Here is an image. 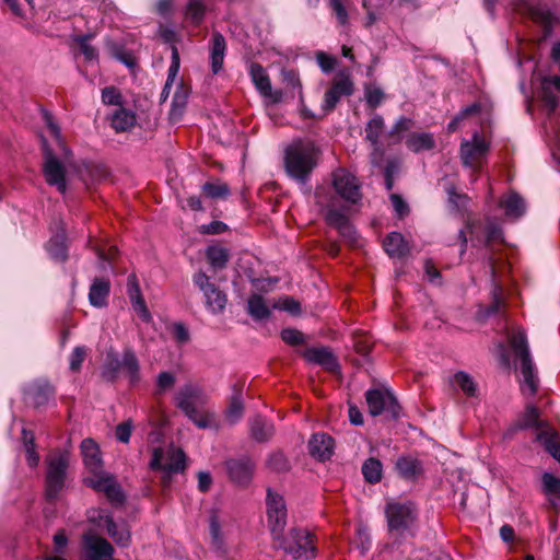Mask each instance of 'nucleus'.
Listing matches in <instances>:
<instances>
[{"label":"nucleus","instance_id":"nucleus-14","mask_svg":"<svg viewBox=\"0 0 560 560\" xmlns=\"http://www.w3.org/2000/svg\"><path fill=\"white\" fill-rule=\"evenodd\" d=\"M85 479V485L97 492L104 493L112 504H121L125 500L122 490L116 478L108 474L96 472Z\"/></svg>","mask_w":560,"mask_h":560},{"label":"nucleus","instance_id":"nucleus-27","mask_svg":"<svg viewBox=\"0 0 560 560\" xmlns=\"http://www.w3.org/2000/svg\"><path fill=\"white\" fill-rule=\"evenodd\" d=\"M537 441L540 442L546 450L556 460L560 463V435L549 427L540 430L537 433Z\"/></svg>","mask_w":560,"mask_h":560},{"label":"nucleus","instance_id":"nucleus-6","mask_svg":"<svg viewBox=\"0 0 560 560\" xmlns=\"http://www.w3.org/2000/svg\"><path fill=\"white\" fill-rule=\"evenodd\" d=\"M315 198L317 205L325 206L327 208V212L325 214L326 222L338 230L340 235L347 240V242L351 245H355L357 233L345 212V208L337 209L332 199L330 201H326L322 189L316 190Z\"/></svg>","mask_w":560,"mask_h":560},{"label":"nucleus","instance_id":"nucleus-51","mask_svg":"<svg viewBox=\"0 0 560 560\" xmlns=\"http://www.w3.org/2000/svg\"><path fill=\"white\" fill-rule=\"evenodd\" d=\"M210 533H211V536H212V540H213V545L215 547V550L222 556H226L228 553V550H226V547L220 536V525H219V522H218V518L215 515H213L211 517V521H210Z\"/></svg>","mask_w":560,"mask_h":560},{"label":"nucleus","instance_id":"nucleus-15","mask_svg":"<svg viewBox=\"0 0 560 560\" xmlns=\"http://www.w3.org/2000/svg\"><path fill=\"white\" fill-rule=\"evenodd\" d=\"M194 283L202 291L206 305L211 312L219 313L224 310L228 301L225 293L212 283L205 272H197L194 276Z\"/></svg>","mask_w":560,"mask_h":560},{"label":"nucleus","instance_id":"nucleus-30","mask_svg":"<svg viewBox=\"0 0 560 560\" xmlns=\"http://www.w3.org/2000/svg\"><path fill=\"white\" fill-rule=\"evenodd\" d=\"M383 247L390 257L400 258L408 253V246L402 235L397 232H393L385 237Z\"/></svg>","mask_w":560,"mask_h":560},{"label":"nucleus","instance_id":"nucleus-55","mask_svg":"<svg viewBox=\"0 0 560 560\" xmlns=\"http://www.w3.org/2000/svg\"><path fill=\"white\" fill-rule=\"evenodd\" d=\"M413 127V121L410 118L401 117L397 120V122L393 126L389 137L396 138V141H400V135L405 131L410 130Z\"/></svg>","mask_w":560,"mask_h":560},{"label":"nucleus","instance_id":"nucleus-63","mask_svg":"<svg viewBox=\"0 0 560 560\" xmlns=\"http://www.w3.org/2000/svg\"><path fill=\"white\" fill-rule=\"evenodd\" d=\"M275 307H278L280 310H283V311H287L293 315H296L300 313V303L298 301H295L294 299L292 298H284V299H281L279 300L275 305Z\"/></svg>","mask_w":560,"mask_h":560},{"label":"nucleus","instance_id":"nucleus-31","mask_svg":"<svg viewBox=\"0 0 560 560\" xmlns=\"http://www.w3.org/2000/svg\"><path fill=\"white\" fill-rule=\"evenodd\" d=\"M109 294V281L103 278H96L91 285L89 300L93 306L102 307L106 304Z\"/></svg>","mask_w":560,"mask_h":560},{"label":"nucleus","instance_id":"nucleus-53","mask_svg":"<svg viewBox=\"0 0 560 560\" xmlns=\"http://www.w3.org/2000/svg\"><path fill=\"white\" fill-rule=\"evenodd\" d=\"M179 70V55L175 46L172 48V63L168 69V78L164 85L163 93H168L171 85Z\"/></svg>","mask_w":560,"mask_h":560},{"label":"nucleus","instance_id":"nucleus-49","mask_svg":"<svg viewBox=\"0 0 560 560\" xmlns=\"http://www.w3.org/2000/svg\"><path fill=\"white\" fill-rule=\"evenodd\" d=\"M542 491L546 495L560 498V479L552 474L544 472L541 476Z\"/></svg>","mask_w":560,"mask_h":560},{"label":"nucleus","instance_id":"nucleus-42","mask_svg":"<svg viewBox=\"0 0 560 560\" xmlns=\"http://www.w3.org/2000/svg\"><path fill=\"white\" fill-rule=\"evenodd\" d=\"M384 129V119L375 115L372 119L369 120L365 127V138L368 141L372 143V145H376L378 143L380 136L383 133Z\"/></svg>","mask_w":560,"mask_h":560},{"label":"nucleus","instance_id":"nucleus-44","mask_svg":"<svg viewBox=\"0 0 560 560\" xmlns=\"http://www.w3.org/2000/svg\"><path fill=\"white\" fill-rule=\"evenodd\" d=\"M522 429L536 428L544 430L548 424L539 419V411L534 406H528L523 415L520 425Z\"/></svg>","mask_w":560,"mask_h":560},{"label":"nucleus","instance_id":"nucleus-52","mask_svg":"<svg viewBox=\"0 0 560 560\" xmlns=\"http://www.w3.org/2000/svg\"><path fill=\"white\" fill-rule=\"evenodd\" d=\"M454 381L456 385H458L462 390L468 396H474L476 392V386L472 378L465 372H458L454 376Z\"/></svg>","mask_w":560,"mask_h":560},{"label":"nucleus","instance_id":"nucleus-61","mask_svg":"<svg viewBox=\"0 0 560 560\" xmlns=\"http://www.w3.org/2000/svg\"><path fill=\"white\" fill-rule=\"evenodd\" d=\"M316 60L320 69L326 73L330 72L335 68L337 62L335 57L327 55L324 51H319L316 54Z\"/></svg>","mask_w":560,"mask_h":560},{"label":"nucleus","instance_id":"nucleus-20","mask_svg":"<svg viewBox=\"0 0 560 560\" xmlns=\"http://www.w3.org/2000/svg\"><path fill=\"white\" fill-rule=\"evenodd\" d=\"M225 465L229 476L234 482L245 485L252 479L255 465L250 459H230Z\"/></svg>","mask_w":560,"mask_h":560},{"label":"nucleus","instance_id":"nucleus-50","mask_svg":"<svg viewBox=\"0 0 560 560\" xmlns=\"http://www.w3.org/2000/svg\"><path fill=\"white\" fill-rule=\"evenodd\" d=\"M205 4L201 0H190L186 9V18L191 20L195 25H198L205 14Z\"/></svg>","mask_w":560,"mask_h":560},{"label":"nucleus","instance_id":"nucleus-24","mask_svg":"<svg viewBox=\"0 0 560 560\" xmlns=\"http://www.w3.org/2000/svg\"><path fill=\"white\" fill-rule=\"evenodd\" d=\"M81 454L84 465L93 472H100L102 468V459L97 444L92 439H85L81 443Z\"/></svg>","mask_w":560,"mask_h":560},{"label":"nucleus","instance_id":"nucleus-2","mask_svg":"<svg viewBox=\"0 0 560 560\" xmlns=\"http://www.w3.org/2000/svg\"><path fill=\"white\" fill-rule=\"evenodd\" d=\"M174 400L176 407L198 428L206 429L214 424V412L205 408L208 397L199 387L191 384L183 386L176 393Z\"/></svg>","mask_w":560,"mask_h":560},{"label":"nucleus","instance_id":"nucleus-57","mask_svg":"<svg viewBox=\"0 0 560 560\" xmlns=\"http://www.w3.org/2000/svg\"><path fill=\"white\" fill-rule=\"evenodd\" d=\"M282 340L290 346H299L305 342L304 335L292 328H287L281 331Z\"/></svg>","mask_w":560,"mask_h":560},{"label":"nucleus","instance_id":"nucleus-38","mask_svg":"<svg viewBox=\"0 0 560 560\" xmlns=\"http://www.w3.org/2000/svg\"><path fill=\"white\" fill-rule=\"evenodd\" d=\"M201 191L206 197L211 199H225L231 194L229 185L219 179L205 183L201 187Z\"/></svg>","mask_w":560,"mask_h":560},{"label":"nucleus","instance_id":"nucleus-32","mask_svg":"<svg viewBox=\"0 0 560 560\" xmlns=\"http://www.w3.org/2000/svg\"><path fill=\"white\" fill-rule=\"evenodd\" d=\"M121 369H124L129 382L136 384L140 380L139 361L131 349H125L121 360Z\"/></svg>","mask_w":560,"mask_h":560},{"label":"nucleus","instance_id":"nucleus-1","mask_svg":"<svg viewBox=\"0 0 560 560\" xmlns=\"http://www.w3.org/2000/svg\"><path fill=\"white\" fill-rule=\"evenodd\" d=\"M320 151L311 140H294L285 149L287 173L294 179L305 183L319 160Z\"/></svg>","mask_w":560,"mask_h":560},{"label":"nucleus","instance_id":"nucleus-48","mask_svg":"<svg viewBox=\"0 0 560 560\" xmlns=\"http://www.w3.org/2000/svg\"><path fill=\"white\" fill-rule=\"evenodd\" d=\"M266 465L276 472H284L290 469V463L281 452L271 453L266 460Z\"/></svg>","mask_w":560,"mask_h":560},{"label":"nucleus","instance_id":"nucleus-21","mask_svg":"<svg viewBox=\"0 0 560 560\" xmlns=\"http://www.w3.org/2000/svg\"><path fill=\"white\" fill-rule=\"evenodd\" d=\"M308 450L313 457L324 462L334 453V440L326 433H316L308 442Z\"/></svg>","mask_w":560,"mask_h":560},{"label":"nucleus","instance_id":"nucleus-28","mask_svg":"<svg viewBox=\"0 0 560 560\" xmlns=\"http://www.w3.org/2000/svg\"><path fill=\"white\" fill-rule=\"evenodd\" d=\"M243 384L233 386V395L225 410V418L230 423L237 422L243 417L244 405L242 399Z\"/></svg>","mask_w":560,"mask_h":560},{"label":"nucleus","instance_id":"nucleus-19","mask_svg":"<svg viewBox=\"0 0 560 560\" xmlns=\"http://www.w3.org/2000/svg\"><path fill=\"white\" fill-rule=\"evenodd\" d=\"M127 294L133 311L137 312L144 322H149L151 319V315L141 293L138 278L135 273L129 275L127 278Z\"/></svg>","mask_w":560,"mask_h":560},{"label":"nucleus","instance_id":"nucleus-13","mask_svg":"<svg viewBox=\"0 0 560 560\" xmlns=\"http://www.w3.org/2000/svg\"><path fill=\"white\" fill-rule=\"evenodd\" d=\"M332 185L336 192L347 202L355 205L362 195L358 178L345 168L332 173Z\"/></svg>","mask_w":560,"mask_h":560},{"label":"nucleus","instance_id":"nucleus-56","mask_svg":"<svg viewBox=\"0 0 560 560\" xmlns=\"http://www.w3.org/2000/svg\"><path fill=\"white\" fill-rule=\"evenodd\" d=\"M175 384V377L170 372H161L156 378V394L161 395L171 389Z\"/></svg>","mask_w":560,"mask_h":560},{"label":"nucleus","instance_id":"nucleus-46","mask_svg":"<svg viewBox=\"0 0 560 560\" xmlns=\"http://www.w3.org/2000/svg\"><path fill=\"white\" fill-rule=\"evenodd\" d=\"M47 250L51 258L57 261H65L68 258V248L63 237L56 236L47 244Z\"/></svg>","mask_w":560,"mask_h":560},{"label":"nucleus","instance_id":"nucleus-4","mask_svg":"<svg viewBox=\"0 0 560 560\" xmlns=\"http://www.w3.org/2000/svg\"><path fill=\"white\" fill-rule=\"evenodd\" d=\"M276 546L294 559L310 560L316 555L314 536L306 529L292 528L288 535L273 538Z\"/></svg>","mask_w":560,"mask_h":560},{"label":"nucleus","instance_id":"nucleus-59","mask_svg":"<svg viewBox=\"0 0 560 560\" xmlns=\"http://www.w3.org/2000/svg\"><path fill=\"white\" fill-rule=\"evenodd\" d=\"M120 369L121 362L118 360H112L105 365L102 376L108 382H114L117 378Z\"/></svg>","mask_w":560,"mask_h":560},{"label":"nucleus","instance_id":"nucleus-62","mask_svg":"<svg viewBox=\"0 0 560 560\" xmlns=\"http://www.w3.org/2000/svg\"><path fill=\"white\" fill-rule=\"evenodd\" d=\"M365 98H366V103L369 104V106H371L372 108H375L376 106H378L382 103V101L384 98V93L378 88H366Z\"/></svg>","mask_w":560,"mask_h":560},{"label":"nucleus","instance_id":"nucleus-16","mask_svg":"<svg viewBox=\"0 0 560 560\" xmlns=\"http://www.w3.org/2000/svg\"><path fill=\"white\" fill-rule=\"evenodd\" d=\"M43 173L48 185L55 186L60 194L66 192V168L49 150L45 152Z\"/></svg>","mask_w":560,"mask_h":560},{"label":"nucleus","instance_id":"nucleus-40","mask_svg":"<svg viewBox=\"0 0 560 560\" xmlns=\"http://www.w3.org/2000/svg\"><path fill=\"white\" fill-rule=\"evenodd\" d=\"M501 207L504 208L506 215L520 218L525 212V202L517 194H511L501 201Z\"/></svg>","mask_w":560,"mask_h":560},{"label":"nucleus","instance_id":"nucleus-3","mask_svg":"<svg viewBox=\"0 0 560 560\" xmlns=\"http://www.w3.org/2000/svg\"><path fill=\"white\" fill-rule=\"evenodd\" d=\"M508 341L515 358L520 361L524 382L523 392L535 395L538 390V377L525 331L520 327L512 328L508 331Z\"/></svg>","mask_w":560,"mask_h":560},{"label":"nucleus","instance_id":"nucleus-25","mask_svg":"<svg viewBox=\"0 0 560 560\" xmlns=\"http://www.w3.org/2000/svg\"><path fill=\"white\" fill-rule=\"evenodd\" d=\"M555 91L560 92V77L551 75L544 78L540 85V95L549 112H553L558 105V98Z\"/></svg>","mask_w":560,"mask_h":560},{"label":"nucleus","instance_id":"nucleus-34","mask_svg":"<svg viewBox=\"0 0 560 560\" xmlns=\"http://www.w3.org/2000/svg\"><path fill=\"white\" fill-rule=\"evenodd\" d=\"M136 124V116L132 112L125 108H118L112 116V127L117 132H124L131 129Z\"/></svg>","mask_w":560,"mask_h":560},{"label":"nucleus","instance_id":"nucleus-17","mask_svg":"<svg viewBox=\"0 0 560 560\" xmlns=\"http://www.w3.org/2000/svg\"><path fill=\"white\" fill-rule=\"evenodd\" d=\"M83 547L91 560H103L114 553V547L105 538L92 533L83 536Z\"/></svg>","mask_w":560,"mask_h":560},{"label":"nucleus","instance_id":"nucleus-10","mask_svg":"<svg viewBox=\"0 0 560 560\" xmlns=\"http://www.w3.org/2000/svg\"><path fill=\"white\" fill-rule=\"evenodd\" d=\"M266 508L268 527L272 538H280V534H283L287 525V506L284 500L280 494L268 489Z\"/></svg>","mask_w":560,"mask_h":560},{"label":"nucleus","instance_id":"nucleus-60","mask_svg":"<svg viewBox=\"0 0 560 560\" xmlns=\"http://www.w3.org/2000/svg\"><path fill=\"white\" fill-rule=\"evenodd\" d=\"M85 357H86V349L84 347H75L70 355L71 371H73V372L79 371Z\"/></svg>","mask_w":560,"mask_h":560},{"label":"nucleus","instance_id":"nucleus-26","mask_svg":"<svg viewBox=\"0 0 560 560\" xmlns=\"http://www.w3.org/2000/svg\"><path fill=\"white\" fill-rule=\"evenodd\" d=\"M26 395L35 407H40L54 396V388L46 381H37L27 388Z\"/></svg>","mask_w":560,"mask_h":560},{"label":"nucleus","instance_id":"nucleus-39","mask_svg":"<svg viewBox=\"0 0 560 560\" xmlns=\"http://www.w3.org/2000/svg\"><path fill=\"white\" fill-rule=\"evenodd\" d=\"M406 145L413 152H420L432 149L434 140L430 133H411L406 140Z\"/></svg>","mask_w":560,"mask_h":560},{"label":"nucleus","instance_id":"nucleus-37","mask_svg":"<svg viewBox=\"0 0 560 560\" xmlns=\"http://www.w3.org/2000/svg\"><path fill=\"white\" fill-rule=\"evenodd\" d=\"M106 530L107 534L114 539L119 546H128L130 541V532L125 525H118L113 518H106Z\"/></svg>","mask_w":560,"mask_h":560},{"label":"nucleus","instance_id":"nucleus-23","mask_svg":"<svg viewBox=\"0 0 560 560\" xmlns=\"http://www.w3.org/2000/svg\"><path fill=\"white\" fill-rule=\"evenodd\" d=\"M517 10L520 13L528 16L536 23L542 24L544 26H550L553 22V16L547 8L534 5L527 0H522L517 5Z\"/></svg>","mask_w":560,"mask_h":560},{"label":"nucleus","instance_id":"nucleus-45","mask_svg":"<svg viewBox=\"0 0 560 560\" xmlns=\"http://www.w3.org/2000/svg\"><path fill=\"white\" fill-rule=\"evenodd\" d=\"M22 440L27 455V463L31 467H36L39 463V455L35 451L34 434L27 429L22 430Z\"/></svg>","mask_w":560,"mask_h":560},{"label":"nucleus","instance_id":"nucleus-9","mask_svg":"<svg viewBox=\"0 0 560 560\" xmlns=\"http://www.w3.org/2000/svg\"><path fill=\"white\" fill-rule=\"evenodd\" d=\"M354 93V82L349 69L339 70L332 78L330 88L325 92L323 110L325 114L335 109L342 96H350Z\"/></svg>","mask_w":560,"mask_h":560},{"label":"nucleus","instance_id":"nucleus-35","mask_svg":"<svg viewBox=\"0 0 560 560\" xmlns=\"http://www.w3.org/2000/svg\"><path fill=\"white\" fill-rule=\"evenodd\" d=\"M247 312L253 318L257 320L265 319L270 315L269 306L265 302L264 298L259 294H254L248 299Z\"/></svg>","mask_w":560,"mask_h":560},{"label":"nucleus","instance_id":"nucleus-36","mask_svg":"<svg viewBox=\"0 0 560 560\" xmlns=\"http://www.w3.org/2000/svg\"><path fill=\"white\" fill-rule=\"evenodd\" d=\"M396 468L405 479H413L421 474L420 462L412 457H400L396 463Z\"/></svg>","mask_w":560,"mask_h":560},{"label":"nucleus","instance_id":"nucleus-29","mask_svg":"<svg viewBox=\"0 0 560 560\" xmlns=\"http://www.w3.org/2000/svg\"><path fill=\"white\" fill-rule=\"evenodd\" d=\"M225 50L226 43L224 37L220 33H213L211 46V68L214 74H217L222 69Z\"/></svg>","mask_w":560,"mask_h":560},{"label":"nucleus","instance_id":"nucleus-12","mask_svg":"<svg viewBox=\"0 0 560 560\" xmlns=\"http://www.w3.org/2000/svg\"><path fill=\"white\" fill-rule=\"evenodd\" d=\"M365 400L371 416L376 417L383 412L393 418L399 415V405L394 395L387 389H370L365 393Z\"/></svg>","mask_w":560,"mask_h":560},{"label":"nucleus","instance_id":"nucleus-18","mask_svg":"<svg viewBox=\"0 0 560 560\" xmlns=\"http://www.w3.org/2000/svg\"><path fill=\"white\" fill-rule=\"evenodd\" d=\"M249 74L256 89L264 97L270 98L273 103L281 101L282 93L280 91H272L270 79L261 65L253 63Z\"/></svg>","mask_w":560,"mask_h":560},{"label":"nucleus","instance_id":"nucleus-22","mask_svg":"<svg viewBox=\"0 0 560 560\" xmlns=\"http://www.w3.org/2000/svg\"><path fill=\"white\" fill-rule=\"evenodd\" d=\"M303 357L308 362L319 364L329 372H336L339 368L336 357L326 347L308 348L303 352Z\"/></svg>","mask_w":560,"mask_h":560},{"label":"nucleus","instance_id":"nucleus-5","mask_svg":"<svg viewBox=\"0 0 560 560\" xmlns=\"http://www.w3.org/2000/svg\"><path fill=\"white\" fill-rule=\"evenodd\" d=\"M385 516L389 533L402 535L409 532L417 522L418 511L410 501L400 502L393 500L387 502L385 506Z\"/></svg>","mask_w":560,"mask_h":560},{"label":"nucleus","instance_id":"nucleus-47","mask_svg":"<svg viewBox=\"0 0 560 560\" xmlns=\"http://www.w3.org/2000/svg\"><path fill=\"white\" fill-rule=\"evenodd\" d=\"M188 89L184 84H179L172 101L171 116L173 118L182 115L183 109L187 104Z\"/></svg>","mask_w":560,"mask_h":560},{"label":"nucleus","instance_id":"nucleus-8","mask_svg":"<svg viewBox=\"0 0 560 560\" xmlns=\"http://www.w3.org/2000/svg\"><path fill=\"white\" fill-rule=\"evenodd\" d=\"M490 150V142L475 133L471 140H465L460 144L459 155L462 163L471 168L476 174L482 168Z\"/></svg>","mask_w":560,"mask_h":560},{"label":"nucleus","instance_id":"nucleus-7","mask_svg":"<svg viewBox=\"0 0 560 560\" xmlns=\"http://www.w3.org/2000/svg\"><path fill=\"white\" fill-rule=\"evenodd\" d=\"M46 495L52 500L62 490L66 480V471L69 466L68 453H54L47 459Z\"/></svg>","mask_w":560,"mask_h":560},{"label":"nucleus","instance_id":"nucleus-11","mask_svg":"<svg viewBox=\"0 0 560 560\" xmlns=\"http://www.w3.org/2000/svg\"><path fill=\"white\" fill-rule=\"evenodd\" d=\"M185 460L186 456L179 448L170 447L165 451L162 447H155L149 465L151 469L179 472L185 469Z\"/></svg>","mask_w":560,"mask_h":560},{"label":"nucleus","instance_id":"nucleus-54","mask_svg":"<svg viewBox=\"0 0 560 560\" xmlns=\"http://www.w3.org/2000/svg\"><path fill=\"white\" fill-rule=\"evenodd\" d=\"M329 7L331 8L338 24L341 26H346L349 23V15L345 4L341 0H328Z\"/></svg>","mask_w":560,"mask_h":560},{"label":"nucleus","instance_id":"nucleus-41","mask_svg":"<svg viewBox=\"0 0 560 560\" xmlns=\"http://www.w3.org/2000/svg\"><path fill=\"white\" fill-rule=\"evenodd\" d=\"M364 479L370 483H376L382 478V464L378 459L371 457L362 465Z\"/></svg>","mask_w":560,"mask_h":560},{"label":"nucleus","instance_id":"nucleus-64","mask_svg":"<svg viewBox=\"0 0 560 560\" xmlns=\"http://www.w3.org/2000/svg\"><path fill=\"white\" fill-rule=\"evenodd\" d=\"M392 205L399 218H404L409 213V207L398 194L390 195Z\"/></svg>","mask_w":560,"mask_h":560},{"label":"nucleus","instance_id":"nucleus-43","mask_svg":"<svg viewBox=\"0 0 560 560\" xmlns=\"http://www.w3.org/2000/svg\"><path fill=\"white\" fill-rule=\"evenodd\" d=\"M207 259L214 269H221L229 260V253L221 246H210L207 249Z\"/></svg>","mask_w":560,"mask_h":560},{"label":"nucleus","instance_id":"nucleus-33","mask_svg":"<svg viewBox=\"0 0 560 560\" xmlns=\"http://www.w3.org/2000/svg\"><path fill=\"white\" fill-rule=\"evenodd\" d=\"M273 431V425L260 417L250 420V434L258 442L269 440Z\"/></svg>","mask_w":560,"mask_h":560},{"label":"nucleus","instance_id":"nucleus-58","mask_svg":"<svg viewBox=\"0 0 560 560\" xmlns=\"http://www.w3.org/2000/svg\"><path fill=\"white\" fill-rule=\"evenodd\" d=\"M102 101L107 105H120L121 94L115 86H107L102 90Z\"/></svg>","mask_w":560,"mask_h":560}]
</instances>
